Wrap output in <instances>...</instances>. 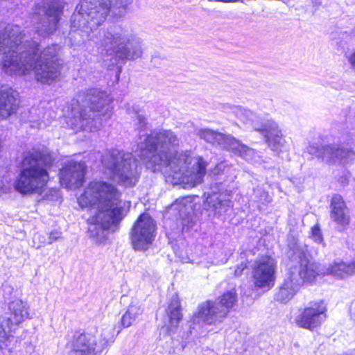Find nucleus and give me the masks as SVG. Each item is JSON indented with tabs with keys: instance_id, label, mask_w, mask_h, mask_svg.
<instances>
[{
	"instance_id": "nucleus-1",
	"label": "nucleus",
	"mask_w": 355,
	"mask_h": 355,
	"mask_svg": "<svg viewBox=\"0 0 355 355\" xmlns=\"http://www.w3.org/2000/svg\"><path fill=\"white\" fill-rule=\"evenodd\" d=\"M0 53H3L1 69L9 75L24 76L34 71L35 79L51 85L60 76L62 65L54 45L40 50L39 42L22 41L19 34L0 33Z\"/></svg>"
},
{
	"instance_id": "nucleus-2",
	"label": "nucleus",
	"mask_w": 355,
	"mask_h": 355,
	"mask_svg": "<svg viewBox=\"0 0 355 355\" xmlns=\"http://www.w3.org/2000/svg\"><path fill=\"white\" fill-rule=\"evenodd\" d=\"M121 197V192L116 185L96 179L87 184L78 198V202L82 208H97L87 221L103 230H108L112 226H116L123 218Z\"/></svg>"
},
{
	"instance_id": "nucleus-3",
	"label": "nucleus",
	"mask_w": 355,
	"mask_h": 355,
	"mask_svg": "<svg viewBox=\"0 0 355 355\" xmlns=\"http://www.w3.org/2000/svg\"><path fill=\"white\" fill-rule=\"evenodd\" d=\"M54 164L55 157L47 148H33L21 159L13 183L15 190L22 196L42 195L48 189L49 172Z\"/></svg>"
},
{
	"instance_id": "nucleus-4",
	"label": "nucleus",
	"mask_w": 355,
	"mask_h": 355,
	"mask_svg": "<svg viewBox=\"0 0 355 355\" xmlns=\"http://www.w3.org/2000/svg\"><path fill=\"white\" fill-rule=\"evenodd\" d=\"M217 300L218 305L211 300L200 303L192 315L193 323H202L204 325L221 323L236 305L237 293L234 289L227 291L219 295Z\"/></svg>"
},
{
	"instance_id": "nucleus-5",
	"label": "nucleus",
	"mask_w": 355,
	"mask_h": 355,
	"mask_svg": "<svg viewBox=\"0 0 355 355\" xmlns=\"http://www.w3.org/2000/svg\"><path fill=\"white\" fill-rule=\"evenodd\" d=\"M178 146L177 136L170 130H162L155 135H150L146 139V149L152 154L154 162L159 165L168 166L171 163H178L180 157H184V162L189 157L187 152L179 153L171 151L169 146Z\"/></svg>"
},
{
	"instance_id": "nucleus-6",
	"label": "nucleus",
	"mask_w": 355,
	"mask_h": 355,
	"mask_svg": "<svg viewBox=\"0 0 355 355\" xmlns=\"http://www.w3.org/2000/svg\"><path fill=\"white\" fill-rule=\"evenodd\" d=\"M251 270L252 286L254 290L267 292L274 287L277 262L271 255H261L254 261Z\"/></svg>"
},
{
	"instance_id": "nucleus-7",
	"label": "nucleus",
	"mask_w": 355,
	"mask_h": 355,
	"mask_svg": "<svg viewBox=\"0 0 355 355\" xmlns=\"http://www.w3.org/2000/svg\"><path fill=\"white\" fill-rule=\"evenodd\" d=\"M156 230V223L148 213L139 214L130 231L133 249L137 251L147 250L155 240Z\"/></svg>"
},
{
	"instance_id": "nucleus-8",
	"label": "nucleus",
	"mask_w": 355,
	"mask_h": 355,
	"mask_svg": "<svg viewBox=\"0 0 355 355\" xmlns=\"http://www.w3.org/2000/svg\"><path fill=\"white\" fill-rule=\"evenodd\" d=\"M327 304L324 300L311 301L299 310L295 318V323L300 328L311 331H316L327 320Z\"/></svg>"
},
{
	"instance_id": "nucleus-9",
	"label": "nucleus",
	"mask_w": 355,
	"mask_h": 355,
	"mask_svg": "<svg viewBox=\"0 0 355 355\" xmlns=\"http://www.w3.org/2000/svg\"><path fill=\"white\" fill-rule=\"evenodd\" d=\"M10 315L0 321V349H5L10 343L17 326L28 318L27 309L21 301L10 304Z\"/></svg>"
},
{
	"instance_id": "nucleus-10",
	"label": "nucleus",
	"mask_w": 355,
	"mask_h": 355,
	"mask_svg": "<svg viewBox=\"0 0 355 355\" xmlns=\"http://www.w3.org/2000/svg\"><path fill=\"white\" fill-rule=\"evenodd\" d=\"M110 175V179H117L119 184L125 187H134L139 180V175L131 164L123 158L115 159L110 166L106 167Z\"/></svg>"
},
{
	"instance_id": "nucleus-11",
	"label": "nucleus",
	"mask_w": 355,
	"mask_h": 355,
	"mask_svg": "<svg viewBox=\"0 0 355 355\" xmlns=\"http://www.w3.org/2000/svg\"><path fill=\"white\" fill-rule=\"evenodd\" d=\"M98 343L94 334L77 330L67 343L71 352L74 355H97Z\"/></svg>"
},
{
	"instance_id": "nucleus-12",
	"label": "nucleus",
	"mask_w": 355,
	"mask_h": 355,
	"mask_svg": "<svg viewBox=\"0 0 355 355\" xmlns=\"http://www.w3.org/2000/svg\"><path fill=\"white\" fill-rule=\"evenodd\" d=\"M87 166L84 162H71L60 168L59 179L61 184L68 187L71 184L76 187H82L85 181Z\"/></svg>"
},
{
	"instance_id": "nucleus-13",
	"label": "nucleus",
	"mask_w": 355,
	"mask_h": 355,
	"mask_svg": "<svg viewBox=\"0 0 355 355\" xmlns=\"http://www.w3.org/2000/svg\"><path fill=\"white\" fill-rule=\"evenodd\" d=\"M329 216L332 222L341 230H346L351 223L349 209L343 197L338 193L334 194L329 202Z\"/></svg>"
},
{
	"instance_id": "nucleus-14",
	"label": "nucleus",
	"mask_w": 355,
	"mask_h": 355,
	"mask_svg": "<svg viewBox=\"0 0 355 355\" xmlns=\"http://www.w3.org/2000/svg\"><path fill=\"white\" fill-rule=\"evenodd\" d=\"M299 259V276L303 284L312 285L318 277L325 276L324 267L318 262L309 259L306 252H300Z\"/></svg>"
},
{
	"instance_id": "nucleus-15",
	"label": "nucleus",
	"mask_w": 355,
	"mask_h": 355,
	"mask_svg": "<svg viewBox=\"0 0 355 355\" xmlns=\"http://www.w3.org/2000/svg\"><path fill=\"white\" fill-rule=\"evenodd\" d=\"M21 107V98L12 87L0 88V120H5L17 113Z\"/></svg>"
},
{
	"instance_id": "nucleus-16",
	"label": "nucleus",
	"mask_w": 355,
	"mask_h": 355,
	"mask_svg": "<svg viewBox=\"0 0 355 355\" xmlns=\"http://www.w3.org/2000/svg\"><path fill=\"white\" fill-rule=\"evenodd\" d=\"M111 6L110 0H85L82 5L91 19H99L108 15Z\"/></svg>"
},
{
	"instance_id": "nucleus-17",
	"label": "nucleus",
	"mask_w": 355,
	"mask_h": 355,
	"mask_svg": "<svg viewBox=\"0 0 355 355\" xmlns=\"http://www.w3.org/2000/svg\"><path fill=\"white\" fill-rule=\"evenodd\" d=\"M257 131L263 135L266 143L272 150H277L283 146V135L276 124L257 128Z\"/></svg>"
},
{
	"instance_id": "nucleus-18",
	"label": "nucleus",
	"mask_w": 355,
	"mask_h": 355,
	"mask_svg": "<svg viewBox=\"0 0 355 355\" xmlns=\"http://www.w3.org/2000/svg\"><path fill=\"white\" fill-rule=\"evenodd\" d=\"M298 284L293 277L285 279L275 293V299L280 303L290 301L298 291Z\"/></svg>"
},
{
	"instance_id": "nucleus-19",
	"label": "nucleus",
	"mask_w": 355,
	"mask_h": 355,
	"mask_svg": "<svg viewBox=\"0 0 355 355\" xmlns=\"http://www.w3.org/2000/svg\"><path fill=\"white\" fill-rule=\"evenodd\" d=\"M326 275H333L338 278L355 273V261L345 263L343 261L334 262L324 267Z\"/></svg>"
},
{
	"instance_id": "nucleus-20",
	"label": "nucleus",
	"mask_w": 355,
	"mask_h": 355,
	"mask_svg": "<svg viewBox=\"0 0 355 355\" xmlns=\"http://www.w3.org/2000/svg\"><path fill=\"white\" fill-rule=\"evenodd\" d=\"M230 200L225 198L224 194L220 191H214L208 194L205 200L207 209L212 211L214 214H220L225 211Z\"/></svg>"
},
{
	"instance_id": "nucleus-21",
	"label": "nucleus",
	"mask_w": 355,
	"mask_h": 355,
	"mask_svg": "<svg viewBox=\"0 0 355 355\" xmlns=\"http://www.w3.org/2000/svg\"><path fill=\"white\" fill-rule=\"evenodd\" d=\"M196 162L193 166V169L189 172V181L193 187L200 184L204 181V178L207 174V162L201 156L196 158Z\"/></svg>"
},
{
	"instance_id": "nucleus-22",
	"label": "nucleus",
	"mask_w": 355,
	"mask_h": 355,
	"mask_svg": "<svg viewBox=\"0 0 355 355\" xmlns=\"http://www.w3.org/2000/svg\"><path fill=\"white\" fill-rule=\"evenodd\" d=\"M167 314L171 324L177 326L182 319L181 300L178 293H175L171 298Z\"/></svg>"
},
{
	"instance_id": "nucleus-23",
	"label": "nucleus",
	"mask_w": 355,
	"mask_h": 355,
	"mask_svg": "<svg viewBox=\"0 0 355 355\" xmlns=\"http://www.w3.org/2000/svg\"><path fill=\"white\" fill-rule=\"evenodd\" d=\"M64 10V6L62 3L58 1H51L46 11L45 15L48 17H53V26L54 29H56L58 27V24L60 19V15L62 14Z\"/></svg>"
},
{
	"instance_id": "nucleus-24",
	"label": "nucleus",
	"mask_w": 355,
	"mask_h": 355,
	"mask_svg": "<svg viewBox=\"0 0 355 355\" xmlns=\"http://www.w3.org/2000/svg\"><path fill=\"white\" fill-rule=\"evenodd\" d=\"M141 313V311L139 307L135 305H130L121 318V326L123 328H128L132 326Z\"/></svg>"
},
{
	"instance_id": "nucleus-25",
	"label": "nucleus",
	"mask_w": 355,
	"mask_h": 355,
	"mask_svg": "<svg viewBox=\"0 0 355 355\" xmlns=\"http://www.w3.org/2000/svg\"><path fill=\"white\" fill-rule=\"evenodd\" d=\"M351 156H355V153L352 149L344 148H331L329 151V158L332 161H345Z\"/></svg>"
},
{
	"instance_id": "nucleus-26",
	"label": "nucleus",
	"mask_w": 355,
	"mask_h": 355,
	"mask_svg": "<svg viewBox=\"0 0 355 355\" xmlns=\"http://www.w3.org/2000/svg\"><path fill=\"white\" fill-rule=\"evenodd\" d=\"M310 238L315 243L321 244L324 243V237L318 223L315 224L311 227L309 232Z\"/></svg>"
},
{
	"instance_id": "nucleus-27",
	"label": "nucleus",
	"mask_w": 355,
	"mask_h": 355,
	"mask_svg": "<svg viewBox=\"0 0 355 355\" xmlns=\"http://www.w3.org/2000/svg\"><path fill=\"white\" fill-rule=\"evenodd\" d=\"M249 262L248 261H243L234 266L233 275L234 277H241L244 270L248 268Z\"/></svg>"
},
{
	"instance_id": "nucleus-28",
	"label": "nucleus",
	"mask_w": 355,
	"mask_h": 355,
	"mask_svg": "<svg viewBox=\"0 0 355 355\" xmlns=\"http://www.w3.org/2000/svg\"><path fill=\"white\" fill-rule=\"evenodd\" d=\"M129 53V50L125 46H123L121 48H119L116 51L115 54L119 58H125Z\"/></svg>"
},
{
	"instance_id": "nucleus-29",
	"label": "nucleus",
	"mask_w": 355,
	"mask_h": 355,
	"mask_svg": "<svg viewBox=\"0 0 355 355\" xmlns=\"http://www.w3.org/2000/svg\"><path fill=\"white\" fill-rule=\"evenodd\" d=\"M132 2V0H114L112 5L118 8H125Z\"/></svg>"
},
{
	"instance_id": "nucleus-30",
	"label": "nucleus",
	"mask_w": 355,
	"mask_h": 355,
	"mask_svg": "<svg viewBox=\"0 0 355 355\" xmlns=\"http://www.w3.org/2000/svg\"><path fill=\"white\" fill-rule=\"evenodd\" d=\"M200 135L201 138L208 141L209 137H214L216 135V132L211 130L207 129L201 130Z\"/></svg>"
},
{
	"instance_id": "nucleus-31",
	"label": "nucleus",
	"mask_w": 355,
	"mask_h": 355,
	"mask_svg": "<svg viewBox=\"0 0 355 355\" xmlns=\"http://www.w3.org/2000/svg\"><path fill=\"white\" fill-rule=\"evenodd\" d=\"M61 237V232L53 230L49 233V239L50 242H53Z\"/></svg>"
},
{
	"instance_id": "nucleus-32",
	"label": "nucleus",
	"mask_w": 355,
	"mask_h": 355,
	"mask_svg": "<svg viewBox=\"0 0 355 355\" xmlns=\"http://www.w3.org/2000/svg\"><path fill=\"white\" fill-rule=\"evenodd\" d=\"M101 98H102L101 97L99 98L98 99V102H97L98 104H101L100 105H96L95 103L93 101L90 102L89 107H90V110L92 111L96 112V111H100L101 110V109L103 107V105H102V103H101Z\"/></svg>"
},
{
	"instance_id": "nucleus-33",
	"label": "nucleus",
	"mask_w": 355,
	"mask_h": 355,
	"mask_svg": "<svg viewBox=\"0 0 355 355\" xmlns=\"http://www.w3.org/2000/svg\"><path fill=\"white\" fill-rule=\"evenodd\" d=\"M348 62L351 67L355 70V50L353 51L347 58Z\"/></svg>"
},
{
	"instance_id": "nucleus-34",
	"label": "nucleus",
	"mask_w": 355,
	"mask_h": 355,
	"mask_svg": "<svg viewBox=\"0 0 355 355\" xmlns=\"http://www.w3.org/2000/svg\"><path fill=\"white\" fill-rule=\"evenodd\" d=\"M349 315L351 318L355 321V302L352 303L350 306Z\"/></svg>"
},
{
	"instance_id": "nucleus-35",
	"label": "nucleus",
	"mask_w": 355,
	"mask_h": 355,
	"mask_svg": "<svg viewBox=\"0 0 355 355\" xmlns=\"http://www.w3.org/2000/svg\"><path fill=\"white\" fill-rule=\"evenodd\" d=\"M119 37H116L114 35H112L110 37H109L110 40V44H113L116 43V40H119Z\"/></svg>"
},
{
	"instance_id": "nucleus-36",
	"label": "nucleus",
	"mask_w": 355,
	"mask_h": 355,
	"mask_svg": "<svg viewBox=\"0 0 355 355\" xmlns=\"http://www.w3.org/2000/svg\"><path fill=\"white\" fill-rule=\"evenodd\" d=\"M98 93L103 94V92L98 91Z\"/></svg>"
}]
</instances>
